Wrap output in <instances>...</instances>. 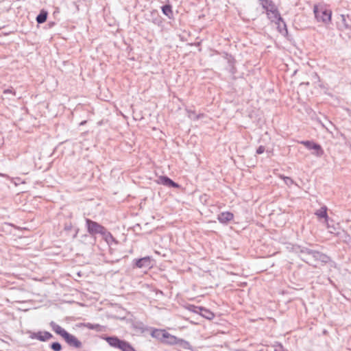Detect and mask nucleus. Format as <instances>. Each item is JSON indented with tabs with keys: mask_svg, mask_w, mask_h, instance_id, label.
I'll use <instances>...</instances> for the list:
<instances>
[{
	"mask_svg": "<svg viewBox=\"0 0 351 351\" xmlns=\"http://www.w3.org/2000/svg\"><path fill=\"white\" fill-rule=\"evenodd\" d=\"M157 183L168 186L169 188L178 189L180 186L178 183L175 182L173 180L166 176H159L157 180Z\"/></svg>",
	"mask_w": 351,
	"mask_h": 351,
	"instance_id": "6",
	"label": "nucleus"
},
{
	"mask_svg": "<svg viewBox=\"0 0 351 351\" xmlns=\"http://www.w3.org/2000/svg\"><path fill=\"white\" fill-rule=\"evenodd\" d=\"M165 336H167V337H165L162 343H166V344H169V345H175L178 342V338L175 336L169 334L167 331H166Z\"/></svg>",
	"mask_w": 351,
	"mask_h": 351,
	"instance_id": "17",
	"label": "nucleus"
},
{
	"mask_svg": "<svg viewBox=\"0 0 351 351\" xmlns=\"http://www.w3.org/2000/svg\"><path fill=\"white\" fill-rule=\"evenodd\" d=\"M47 16H48L47 11H46L45 10H41L40 13L36 16V22L38 24L45 23L47 21Z\"/></svg>",
	"mask_w": 351,
	"mask_h": 351,
	"instance_id": "19",
	"label": "nucleus"
},
{
	"mask_svg": "<svg viewBox=\"0 0 351 351\" xmlns=\"http://www.w3.org/2000/svg\"><path fill=\"white\" fill-rule=\"evenodd\" d=\"M317 146L318 147L312 148V150H314L313 154L315 155L317 157H320L324 154V150L322 148L321 145L317 143Z\"/></svg>",
	"mask_w": 351,
	"mask_h": 351,
	"instance_id": "22",
	"label": "nucleus"
},
{
	"mask_svg": "<svg viewBox=\"0 0 351 351\" xmlns=\"http://www.w3.org/2000/svg\"><path fill=\"white\" fill-rule=\"evenodd\" d=\"M234 218V215L228 211L222 212L217 216V219L221 223H227Z\"/></svg>",
	"mask_w": 351,
	"mask_h": 351,
	"instance_id": "11",
	"label": "nucleus"
},
{
	"mask_svg": "<svg viewBox=\"0 0 351 351\" xmlns=\"http://www.w3.org/2000/svg\"><path fill=\"white\" fill-rule=\"evenodd\" d=\"M260 4L263 8L265 10L266 14L269 12L276 13V9L278 8L275 3L271 0H259Z\"/></svg>",
	"mask_w": 351,
	"mask_h": 351,
	"instance_id": "9",
	"label": "nucleus"
},
{
	"mask_svg": "<svg viewBox=\"0 0 351 351\" xmlns=\"http://www.w3.org/2000/svg\"><path fill=\"white\" fill-rule=\"evenodd\" d=\"M202 117H203V114L197 115L196 117H195V119H199Z\"/></svg>",
	"mask_w": 351,
	"mask_h": 351,
	"instance_id": "34",
	"label": "nucleus"
},
{
	"mask_svg": "<svg viewBox=\"0 0 351 351\" xmlns=\"http://www.w3.org/2000/svg\"><path fill=\"white\" fill-rule=\"evenodd\" d=\"M152 23H154L155 25H161L162 19L159 16L158 13L156 11H154L152 12Z\"/></svg>",
	"mask_w": 351,
	"mask_h": 351,
	"instance_id": "21",
	"label": "nucleus"
},
{
	"mask_svg": "<svg viewBox=\"0 0 351 351\" xmlns=\"http://www.w3.org/2000/svg\"><path fill=\"white\" fill-rule=\"evenodd\" d=\"M265 152V147L263 145L259 146L256 149V154H261Z\"/></svg>",
	"mask_w": 351,
	"mask_h": 351,
	"instance_id": "30",
	"label": "nucleus"
},
{
	"mask_svg": "<svg viewBox=\"0 0 351 351\" xmlns=\"http://www.w3.org/2000/svg\"><path fill=\"white\" fill-rule=\"evenodd\" d=\"M326 224H327V228H328V231H329L330 233H335V227H333V226L330 227V226H329L328 223H326Z\"/></svg>",
	"mask_w": 351,
	"mask_h": 351,
	"instance_id": "31",
	"label": "nucleus"
},
{
	"mask_svg": "<svg viewBox=\"0 0 351 351\" xmlns=\"http://www.w3.org/2000/svg\"><path fill=\"white\" fill-rule=\"evenodd\" d=\"M84 326L90 330H95L97 332L106 331V326L98 324L86 323L84 324Z\"/></svg>",
	"mask_w": 351,
	"mask_h": 351,
	"instance_id": "15",
	"label": "nucleus"
},
{
	"mask_svg": "<svg viewBox=\"0 0 351 351\" xmlns=\"http://www.w3.org/2000/svg\"><path fill=\"white\" fill-rule=\"evenodd\" d=\"M50 326L56 334L60 335L62 338L68 333L66 330L53 321L50 322Z\"/></svg>",
	"mask_w": 351,
	"mask_h": 351,
	"instance_id": "14",
	"label": "nucleus"
},
{
	"mask_svg": "<svg viewBox=\"0 0 351 351\" xmlns=\"http://www.w3.org/2000/svg\"><path fill=\"white\" fill-rule=\"evenodd\" d=\"M176 344L179 345L184 349H188V348L189 349L190 348V343L184 339L178 338V342L176 343Z\"/></svg>",
	"mask_w": 351,
	"mask_h": 351,
	"instance_id": "24",
	"label": "nucleus"
},
{
	"mask_svg": "<svg viewBox=\"0 0 351 351\" xmlns=\"http://www.w3.org/2000/svg\"><path fill=\"white\" fill-rule=\"evenodd\" d=\"M50 348L53 351H61L62 345L59 342H53L50 345Z\"/></svg>",
	"mask_w": 351,
	"mask_h": 351,
	"instance_id": "26",
	"label": "nucleus"
},
{
	"mask_svg": "<svg viewBox=\"0 0 351 351\" xmlns=\"http://www.w3.org/2000/svg\"><path fill=\"white\" fill-rule=\"evenodd\" d=\"M77 232H75V234L73 235V237L75 238L77 236Z\"/></svg>",
	"mask_w": 351,
	"mask_h": 351,
	"instance_id": "35",
	"label": "nucleus"
},
{
	"mask_svg": "<svg viewBox=\"0 0 351 351\" xmlns=\"http://www.w3.org/2000/svg\"><path fill=\"white\" fill-rule=\"evenodd\" d=\"M199 315H201L203 317L211 320L215 317L214 313L210 310L205 308L202 306L201 311L199 312Z\"/></svg>",
	"mask_w": 351,
	"mask_h": 351,
	"instance_id": "18",
	"label": "nucleus"
},
{
	"mask_svg": "<svg viewBox=\"0 0 351 351\" xmlns=\"http://www.w3.org/2000/svg\"><path fill=\"white\" fill-rule=\"evenodd\" d=\"M8 93H11L13 95H15V91L12 88H7L3 90V94H8Z\"/></svg>",
	"mask_w": 351,
	"mask_h": 351,
	"instance_id": "29",
	"label": "nucleus"
},
{
	"mask_svg": "<svg viewBox=\"0 0 351 351\" xmlns=\"http://www.w3.org/2000/svg\"><path fill=\"white\" fill-rule=\"evenodd\" d=\"M276 23L278 25V29L281 34H283L284 32L287 34V32H286L285 29H284L283 23L281 21H277Z\"/></svg>",
	"mask_w": 351,
	"mask_h": 351,
	"instance_id": "28",
	"label": "nucleus"
},
{
	"mask_svg": "<svg viewBox=\"0 0 351 351\" xmlns=\"http://www.w3.org/2000/svg\"><path fill=\"white\" fill-rule=\"evenodd\" d=\"M165 334H166L165 330L155 328V329L152 330V331L151 332V336L152 337L160 341L162 343L165 337H166Z\"/></svg>",
	"mask_w": 351,
	"mask_h": 351,
	"instance_id": "13",
	"label": "nucleus"
},
{
	"mask_svg": "<svg viewBox=\"0 0 351 351\" xmlns=\"http://www.w3.org/2000/svg\"><path fill=\"white\" fill-rule=\"evenodd\" d=\"M313 11L315 16L318 21H322L325 23L330 21L331 11L326 9H319L317 5H315Z\"/></svg>",
	"mask_w": 351,
	"mask_h": 351,
	"instance_id": "4",
	"label": "nucleus"
},
{
	"mask_svg": "<svg viewBox=\"0 0 351 351\" xmlns=\"http://www.w3.org/2000/svg\"><path fill=\"white\" fill-rule=\"evenodd\" d=\"M134 267L137 268H149L151 267V258L149 256H145L139 259L134 260Z\"/></svg>",
	"mask_w": 351,
	"mask_h": 351,
	"instance_id": "8",
	"label": "nucleus"
},
{
	"mask_svg": "<svg viewBox=\"0 0 351 351\" xmlns=\"http://www.w3.org/2000/svg\"><path fill=\"white\" fill-rule=\"evenodd\" d=\"M86 223L88 232L91 235L97 234L106 235L108 232L105 227L90 219H86Z\"/></svg>",
	"mask_w": 351,
	"mask_h": 351,
	"instance_id": "3",
	"label": "nucleus"
},
{
	"mask_svg": "<svg viewBox=\"0 0 351 351\" xmlns=\"http://www.w3.org/2000/svg\"><path fill=\"white\" fill-rule=\"evenodd\" d=\"M281 178H282V179H283L285 184L289 186H290L294 184V181L289 177L282 176Z\"/></svg>",
	"mask_w": 351,
	"mask_h": 351,
	"instance_id": "27",
	"label": "nucleus"
},
{
	"mask_svg": "<svg viewBox=\"0 0 351 351\" xmlns=\"http://www.w3.org/2000/svg\"><path fill=\"white\" fill-rule=\"evenodd\" d=\"M341 21L346 29H351V16L341 14Z\"/></svg>",
	"mask_w": 351,
	"mask_h": 351,
	"instance_id": "16",
	"label": "nucleus"
},
{
	"mask_svg": "<svg viewBox=\"0 0 351 351\" xmlns=\"http://www.w3.org/2000/svg\"><path fill=\"white\" fill-rule=\"evenodd\" d=\"M71 228H72V224L71 223L65 224V226H64L65 230L69 231V230H71Z\"/></svg>",
	"mask_w": 351,
	"mask_h": 351,
	"instance_id": "32",
	"label": "nucleus"
},
{
	"mask_svg": "<svg viewBox=\"0 0 351 351\" xmlns=\"http://www.w3.org/2000/svg\"><path fill=\"white\" fill-rule=\"evenodd\" d=\"M66 343L73 348H80L82 346V342L78 340L74 335L67 333L65 337L63 338Z\"/></svg>",
	"mask_w": 351,
	"mask_h": 351,
	"instance_id": "7",
	"label": "nucleus"
},
{
	"mask_svg": "<svg viewBox=\"0 0 351 351\" xmlns=\"http://www.w3.org/2000/svg\"><path fill=\"white\" fill-rule=\"evenodd\" d=\"M201 308L202 306H197L193 304H189L187 307L189 311L197 314H199V312L201 311Z\"/></svg>",
	"mask_w": 351,
	"mask_h": 351,
	"instance_id": "25",
	"label": "nucleus"
},
{
	"mask_svg": "<svg viewBox=\"0 0 351 351\" xmlns=\"http://www.w3.org/2000/svg\"><path fill=\"white\" fill-rule=\"evenodd\" d=\"M29 337L36 339L40 341H46L53 338V335L47 331H38L37 332H31Z\"/></svg>",
	"mask_w": 351,
	"mask_h": 351,
	"instance_id": "5",
	"label": "nucleus"
},
{
	"mask_svg": "<svg viewBox=\"0 0 351 351\" xmlns=\"http://www.w3.org/2000/svg\"><path fill=\"white\" fill-rule=\"evenodd\" d=\"M162 13L167 16L169 19H171L173 17V11L172 8L170 5L166 4L161 8Z\"/></svg>",
	"mask_w": 351,
	"mask_h": 351,
	"instance_id": "20",
	"label": "nucleus"
},
{
	"mask_svg": "<svg viewBox=\"0 0 351 351\" xmlns=\"http://www.w3.org/2000/svg\"><path fill=\"white\" fill-rule=\"evenodd\" d=\"M267 18L271 21L274 23H277V21L280 22L281 21L283 23L284 29H285L286 32H287V25L285 24V22L283 21L282 18L281 17L278 8L276 9V13L274 12H267Z\"/></svg>",
	"mask_w": 351,
	"mask_h": 351,
	"instance_id": "10",
	"label": "nucleus"
},
{
	"mask_svg": "<svg viewBox=\"0 0 351 351\" xmlns=\"http://www.w3.org/2000/svg\"><path fill=\"white\" fill-rule=\"evenodd\" d=\"M301 143L304 145L307 149H312V148L318 147L317 143L311 141H302Z\"/></svg>",
	"mask_w": 351,
	"mask_h": 351,
	"instance_id": "23",
	"label": "nucleus"
},
{
	"mask_svg": "<svg viewBox=\"0 0 351 351\" xmlns=\"http://www.w3.org/2000/svg\"><path fill=\"white\" fill-rule=\"evenodd\" d=\"M101 338L106 341L111 347L118 348L121 351H124L127 348H130L129 342L121 340L116 336L102 335Z\"/></svg>",
	"mask_w": 351,
	"mask_h": 351,
	"instance_id": "2",
	"label": "nucleus"
},
{
	"mask_svg": "<svg viewBox=\"0 0 351 351\" xmlns=\"http://www.w3.org/2000/svg\"><path fill=\"white\" fill-rule=\"evenodd\" d=\"M298 256L305 263L316 267L320 262L322 263H327L330 261L328 256L308 247H298Z\"/></svg>",
	"mask_w": 351,
	"mask_h": 351,
	"instance_id": "1",
	"label": "nucleus"
},
{
	"mask_svg": "<svg viewBox=\"0 0 351 351\" xmlns=\"http://www.w3.org/2000/svg\"><path fill=\"white\" fill-rule=\"evenodd\" d=\"M327 207L326 206H324L321 207L319 209L317 210L315 213V215L319 219H324L326 223H328L329 219L327 214Z\"/></svg>",
	"mask_w": 351,
	"mask_h": 351,
	"instance_id": "12",
	"label": "nucleus"
},
{
	"mask_svg": "<svg viewBox=\"0 0 351 351\" xmlns=\"http://www.w3.org/2000/svg\"><path fill=\"white\" fill-rule=\"evenodd\" d=\"M86 121H83L81 123V125L85 124Z\"/></svg>",
	"mask_w": 351,
	"mask_h": 351,
	"instance_id": "36",
	"label": "nucleus"
},
{
	"mask_svg": "<svg viewBox=\"0 0 351 351\" xmlns=\"http://www.w3.org/2000/svg\"><path fill=\"white\" fill-rule=\"evenodd\" d=\"M130 348H127L124 351H136L134 347L132 346V345L129 344Z\"/></svg>",
	"mask_w": 351,
	"mask_h": 351,
	"instance_id": "33",
	"label": "nucleus"
}]
</instances>
